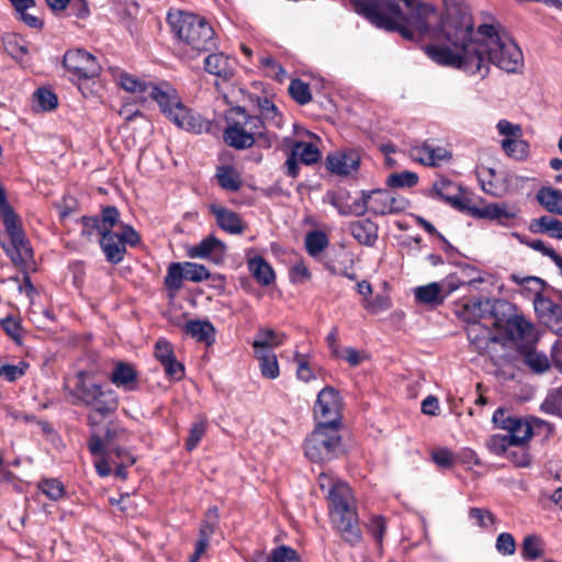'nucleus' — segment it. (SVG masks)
I'll return each instance as SVG.
<instances>
[{
    "instance_id": "35",
    "label": "nucleus",
    "mask_w": 562,
    "mask_h": 562,
    "mask_svg": "<svg viewBox=\"0 0 562 562\" xmlns=\"http://www.w3.org/2000/svg\"><path fill=\"white\" fill-rule=\"evenodd\" d=\"M531 228L537 233L547 234L550 237L562 239V222L552 216H542L531 223Z\"/></svg>"
},
{
    "instance_id": "44",
    "label": "nucleus",
    "mask_w": 562,
    "mask_h": 562,
    "mask_svg": "<svg viewBox=\"0 0 562 562\" xmlns=\"http://www.w3.org/2000/svg\"><path fill=\"white\" fill-rule=\"evenodd\" d=\"M216 178L220 186L228 191H237L241 186L239 175L231 167L218 168Z\"/></svg>"
},
{
    "instance_id": "59",
    "label": "nucleus",
    "mask_w": 562,
    "mask_h": 562,
    "mask_svg": "<svg viewBox=\"0 0 562 562\" xmlns=\"http://www.w3.org/2000/svg\"><path fill=\"white\" fill-rule=\"evenodd\" d=\"M496 128L505 138L522 137V128L519 124H514L507 120H499Z\"/></svg>"
},
{
    "instance_id": "47",
    "label": "nucleus",
    "mask_w": 562,
    "mask_h": 562,
    "mask_svg": "<svg viewBox=\"0 0 562 562\" xmlns=\"http://www.w3.org/2000/svg\"><path fill=\"white\" fill-rule=\"evenodd\" d=\"M294 361L296 363V376L302 382H310L315 379L314 370L311 367L308 361V356L300 353L299 351L294 352Z\"/></svg>"
},
{
    "instance_id": "34",
    "label": "nucleus",
    "mask_w": 562,
    "mask_h": 562,
    "mask_svg": "<svg viewBox=\"0 0 562 562\" xmlns=\"http://www.w3.org/2000/svg\"><path fill=\"white\" fill-rule=\"evenodd\" d=\"M215 530V522L212 521H204L201 525L200 531H199V539L195 543L194 552L189 558V562H198L201 557L206 552L210 546L211 537L213 536Z\"/></svg>"
},
{
    "instance_id": "57",
    "label": "nucleus",
    "mask_w": 562,
    "mask_h": 562,
    "mask_svg": "<svg viewBox=\"0 0 562 562\" xmlns=\"http://www.w3.org/2000/svg\"><path fill=\"white\" fill-rule=\"evenodd\" d=\"M362 305L368 312L376 314L389 310L391 302L386 296L376 295L373 299L363 300Z\"/></svg>"
},
{
    "instance_id": "20",
    "label": "nucleus",
    "mask_w": 562,
    "mask_h": 562,
    "mask_svg": "<svg viewBox=\"0 0 562 562\" xmlns=\"http://www.w3.org/2000/svg\"><path fill=\"white\" fill-rule=\"evenodd\" d=\"M360 158L356 151L335 153L327 157L328 168L337 175H349L359 167Z\"/></svg>"
},
{
    "instance_id": "45",
    "label": "nucleus",
    "mask_w": 562,
    "mask_h": 562,
    "mask_svg": "<svg viewBox=\"0 0 562 562\" xmlns=\"http://www.w3.org/2000/svg\"><path fill=\"white\" fill-rule=\"evenodd\" d=\"M30 368L26 361L20 360L16 363H7L0 367V378L7 382H14L24 376Z\"/></svg>"
},
{
    "instance_id": "25",
    "label": "nucleus",
    "mask_w": 562,
    "mask_h": 562,
    "mask_svg": "<svg viewBox=\"0 0 562 562\" xmlns=\"http://www.w3.org/2000/svg\"><path fill=\"white\" fill-rule=\"evenodd\" d=\"M186 331L192 338L207 346L215 340V328L209 321H189L186 324Z\"/></svg>"
},
{
    "instance_id": "43",
    "label": "nucleus",
    "mask_w": 562,
    "mask_h": 562,
    "mask_svg": "<svg viewBox=\"0 0 562 562\" xmlns=\"http://www.w3.org/2000/svg\"><path fill=\"white\" fill-rule=\"evenodd\" d=\"M183 279H186L183 265L181 262L170 263L165 277L166 288L177 293L182 286Z\"/></svg>"
},
{
    "instance_id": "37",
    "label": "nucleus",
    "mask_w": 562,
    "mask_h": 562,
    "mask_svg": "<svg viewBox=\"0 0 562 562\" xmlns=\"http://www.w3.org/2000/svg\"><path fill=\"white\" fill-rule=\"evenodd\" d=\"M524 363L535 373L541 374L549 370L550 361L546 353L536 349H526L522 352Z\"/></svg>"
},
{
    "instance_id": "9",
    "label": "nucleus",
    "mask_w": 562,
    "mask_h": 562,
    "mask_svg": "<svg viewBox=\"0 0 562 562\" xmlns=\"http://www.w3.org/2000/svg\"><path fill=\"white\" fill-rule=\"evenodd\" d=\"M341 450V437L336 427L316 426L304 442L306 458L316 463L334 460Z\"/></svg>"
},
{
    "instance_id": "21",
    "label": "nucleus",
    "mask_w": 562,
    "mask_h": 562,
    "mask_svg": "<svg viewBox=\"0 0 562 562\" xmlns=\"http://www.w3.org/2000/svg\"><path fill=\"white\" fill-rule=\"evenodd\" d=\"M505 330L510 340L531 341L536 338L533 325L524 316L515 315L507 319Z\"/></svg>"
},
{
    "instance_id": "29",
    "label": "nucleus",
    "mask_w": 562,
    "mask_h": 562,
    "mask_svg": "<svg viewBox=\"0 0 562 562\" xmlns=\"http://www.w3.org/2000/svg\"><path fill=\"white\" fill-rule=\"evenodd\" d=\"M467 333L470 342L479 352H484L488 345L495 341L491 331L480 323L470 324Z\"/></svg>"
},
{
    "instance_id": "54",
    "label": "nucleus",
    "mask_w": 562,
    "mask_h": 562,
    "mask_svg": "<svg viewBox=\"0 0 562 562\" xmlns=\"http://www.w3.org/2000/svg\"><path fill=\"white\" fill-rule=\"evenodd\" d=\"M34 101L43 111H50L57 106V97L47 89H38L34 94Z\"/></svg>"
},
{
    "instance_id": "11",
    "label": "nucleus",
    "mask_w": 562,
    "mask_h": 562,
    "mask_svg": "<svg viewBox=\"0 0 562 562\" xmlns=\"http://www.w3.org/2000/svg\"><path fill=\"white\" fill-rule=\"evenodd\" d=\"M450 205L459 211L467 212L474 217L498 221L501 223L516 216V212L513 209H509L506 203H491L477 206L470 195L462 189L458 195H456Z\"/></svg>"
},
{
    "instance_id": "3",
    "label": "nucleus",
    "mask_w": 562,
    "mask_h": 562,
    "mask_svg": "<svg viewBox=\"0 0 562 562\" xmlns=\"http://www.w3.org/2000/svg\"><path fill=\"white\" fill-rule=\"evenodd\" d=\"M317 482L319 488L327 492L326 498L334 527L340 532L345 541L350 544L358 543L361 533L358 527L355 497L349 485L324 472L318 475Z\"/></svg>"
},
{
    "instance_id": "6",
    "label": "nucleus",
    "mask_w": 562,
    "mask_h": 562,
    "mask_svg": "<svg viewBox=\"0 0 562 562\" xmlns=\"http://www.w3.org/2000/svg\"><path fill=\"white\" fill-rule=\"evenodd\" d=\"M168 22L177 40L193 52L215 47L214 30L209 22L193 13L169 12Z\"/></svg>"
},
{
    "instance_id": "48",
    "label": "nucleus",
    "mask_w": 562,
    "mask_h": 562,
    "mask_svg": "<svg viewBox=\"0 0 562 562\" xmlns=\"http://www.w3.org/2000/svg\"><path fill=\"white\" fill-rule=\"evenodd\" d=\"M418 182V176L412 171L392 173L387 177L386 184L391 188H412Z\"/></svg>"
},
{
    "instance_id": "15",
    "label": "nucleus",
    "mask_w": 562,
    "mask_h": 562,
    "mask_svg": "<svg viewBox=\"0 0 562 562\" xmlns=\"http://www.w3.org/2000/svg\"><path fill=\"white\" fill-rule=\"evenodd\" d=\"M370 212L374 215L396 214L405 211L409 202L392 194L386 190H373L368 192Z\"/></svg>"
},
{
    "instance_id": "4",
    "label": "nucleus",
    "mask_w": 562,
    "mask_h": 562,
    "mask_svg": "<svg viewBox=\"0 0 562 562\" xmlns=\"http://www.w3.org/2000/svg\"><path fill=\"white\" fill-rule=\"evenodd\" d=\"M148 98L157 102L161 113L178 127L195 134L209 130V122L186 106L170 83L153 85Z\"/></svg>"
},
{
    "instance_id": "7",
    "label": "nucleus",
    "mask_w": 562,
    "mask_h": 562,
    "mask_svg": "<svg viewBox=\"0 0 562 562\" xmlns=\"http://www.w3.org/2000/svg\"><path fill=\"white\" fill-rule=\"evenodd\" d=\"M493 423L507 434L492 435L486 447L496 456H504L513 447L527 443L532 437V426L528 419L509 415L506 411L498 408L493 415Z\"/></svg>"
},
{
    "instance_id": "40",
    "label": "nucleus",
    "mask_w": 562,
    "mask_h": 562,
    "mask_svg": "<svg viewBox=\"0 0 562 562\" xmlns=\"http://www.w3.org/2000/svg\"><path fill=\"white\" fill-rule=\"evenodd\" d=\"M328 237L321 231H314L306 235L305 247L312 257L319 256L328 246Z\"/></svg>"
},
{
    "instance_id": "18",
    "label": "nucleus",
    "mask_w": 562,
    "mask_h": 562,
    "mask_svg": "<svg viewBox=\"0 0 562 562\" xmlns=\"http://www.w3.org/2000/svg\"><path fill=\"white\" fill-rule=\"evenodd\" d=\"M85 233L88 235L95 231L98 234L110 233L111 231H120V212L114 206H106L102 210L101 217H83Z\"/></svg>"
},
{
    "instance_id": "60",
    "label": "nucleus",
    "mask_w": 562,
    "mask_h": 562,
    "mask_svg": "<svg viewBox=\"0 0 562 562\" xmlns=\"http://www.w3.org/2000/svg\"><path fill=\"white\" fill-rule=\"evenodd\" d=\"M205 434V424L203 422H196L192 424L189 432V437L187 440V449L192 451L201 441L202 437Z\"/></svg>"
},
{
    "instance_id": "27",
    "label": "nucleus",
    "mask_w": 562,
    "mask_h": 562,
    "mask_svg": "<svg viewBox=\"0 0 562 562\" xmlns=\"http://www.w3.org/2000/svg\"><path fill=\"white\" fill-rule=\"evenodd\" d=\"M286 340L284 333L276 331L271 328H259L256 339L252 341L254 350L269 349L272 350L281 346Z\"/></svg>"
},
{
    "instance_id": "61",
    "label": "nucleus",
    "mask_w": 562,
    "mask_h": 562,
    "mask_svg": "<svg viewBox=\"0 0 562 562\" xmlns=\"http://www.w3.org/2000/svg\"><path fill=\"white\" fill-rule=\"evenodd\" d=\"M0 216L3 221V224H9L19 220L18 215L14 213L13 209L7 201L5 191L0 186Z\"/></svg>"
},
{
    "instance_id": "22",
    "label": "nucleus",
    "mask_w": 562,
    "mask_h": 562,
    "mask_svg": "<svg viewBox=\"0 0 562 562\" xmlns=\"http://www.w3.org/2000/svg\"><path fill=\"white\" fill-rule=\"evenodd\" d=\"M210 210L222 229L231 234H239L243 232V223L237 213L218 204H211Z\"/></svg>"
},
{
    "instance_id": "51",
    "label": "nucleus",
    "mask_w": 562,
    "mask_h": 562,
    "mask_svg": "<svg viewBox=\"0 0 562 562\" xmlns=\"http://www.w3.org/2000/svg\"><path fill=\"white\" fill-rule=\"evenodd\" d=\"M541 411L550 415H562V391L551 392L541 404Z\"/></svg>"
},
{
    "instance_id": "16",
    "label": "nucleus",
    "mask_w": 562,
    "mask_h": 562,
    "mask_svg": "<svg viewBox=\"0 0 562 562\" xmlns=\"http://www.w3.org/2000/svg\"><path fill=\"white\" fill-rule=\"evenodd\" d=\"M409 157L424 166L439 167L451 159V153L440 146H434L428 142L412 146L408 151Z\"/></svg>"
},
{
    "instance_id": "32",
    "label": "nucleus",
    "mask_w": 562,
    "mask_h": 562,
    "mask_svg": "<svg viewBox=\"0 0 562 562\" xmlns=\"http://www.w3.org/2000/svg\"><path fill=\"white\" fill-rule=\"evenodd\" d=\"M258 109L260 112V119L262 122L274 126L277 128H281L283 125L282 114L279 112L277 105L269 100L268 98H259L258 99Z\"/></svg>"
},
{
    "instance_id": "39",
    "label": "nucleus",
    "mask_w": 562,
    "mask_h": 562,
    "mask_svg": "<svg viewBox=\"0 0 562 562\" xmlns=\"http://www.w3.org/2000/svg\"><path fill=\"white\" fill-rule=\"evenodd\" d=\"M543 555V542L536 535H528L521 543V557L526 561H532Z\"/></svg>"
},
{
    "instance_id": "49",
    "label": "nucleus",
    "mask_w": 562,
    "mask_h": 562,
    "mask_svg": "<svg viewBox=\"0 0 562 562\" xmlns=\"http://www.w3.org/2000/svg\"><path fill=\"white\" fill-rule=\"evenodd\" d=\"M289 92L291 97L300 104H306L312 100L308 85L300 79L292 80L289 87Z\"/></svg>"
},
{
    "instance_id": "17",
    "label": "nucleus",
    "mask_w": 562,
    "mask_h": 562,
    "mask_svg": "<svg viewBox=\"0 0 562 562\" xmlns=\"http://www.w3.org/2000/svg\"><path fill=\"white\" fill-rule=\"evenodd\" d=\"M533 305L541 322L553 333L562 336V307L543 296H537Z\"/></svg>"
},
{
    "instance_id": "1",
    "label": "nucleus",
    "mask_w": 562,
    "mask_h": 562,
    "mask_svg": "<svg viewBox=\"0 0 562 562\" xmlns=\"http://www.w3.org/2000/svg\"><path fill=\"white\" fill-rule=\"evenodd\" d=\"M450 16L442 32L452 48H426L427 56L436 64L481 78L487 76L490 64L507 72L522 67L521 49L503 29L483 24L474 33L472 16L464 8L450 11Z\"/></svg>"
},
{
    "instance_id": "12",
    "label": "nucleus",
    "mask_w": 562,
    "mask_h": 562,
    "mask_svg": "<svg viewBox=\"0 0 562 562\" xmlns=\"http://www.w3.org/2000/svg\"><path fill=\"white\" fill-rule=\"evenodd\" d=\"M342 398L333 386H325L317 395L314 404V418L316 426H340Z\"/></svg>"
},
{
    "instance_id": "55",
    "label": "nucleus",
    "mask_w": 562,
    "mask_h": 562,
    "mask_svg": "<svg viewBox=\"0 0 562 562\" xmlns=\"http://www.w3.org/2000/svg\"><path fill=\"white\" fill-rule=\"evenodd\" d=\"M496 550L503 555H513L516 551V541L512 533L502 532L496 538Z\"/></svg>"
},
{
    "instance_id": "24",
    "label": "nucleus",
    "mask_w": 562,
    "mask_h": 562,
    "mask_svg": "<svg viewBox=\"0 0 562 562\" xmlns=\"http://www.w3.org/2000/svg\"><path fill=\"white\" fill-rule=\"evenodd\" d=\"M111 381L117 387L125 391H133L137 386V373L133 366L119 363L111 373Z\"/></svg>"
},
{
    "instance_id": "28",
    "label": "nucleus",
    "mask_w": 562,
    "mask_h": 562,
    "mask_svg": "<svg viewBox=\"0 0 562 562\" xmlns=\"http://www.w3.org/2000/svg\"><path fill=\"white\" fill-rule=\"evenodd\" d=\"M255 357L259 362V369L262 376L267 379H277L280 374L279 362L276 353L269 349L254 350Z\"/></svg>"
},
{
    "instance_id": "63",
    "label": "nucleus",
    "mask_w": 562,
    "mask_h": 562,
    "mask_svg": "<svg viewBox=\"0 0 562 562\" xmlns=\"http://www.w3.org/2000/svg\"><path fill=\"white\" fill-rule=\"evenodd\" d=\"M291 280L295 283H304L311 279V272L304 262L295 263L290 271Z\"/></svg>"
},
{
    "instance_id": "38",
    "label": "nucleus",
    "mask_w": 562,
    "mask_h": 562,
    "mask_svg": "<svg viewBox=\"0 0 562 562\" xmlns=\"http://www.w3.org/2000/svg\"><path fill=\"white\" fill-rule=\"evenodd\" d=\"M291 153L305 165H312L318 161L321 153L318 148L305 142H296L292 146Z\"/></svg>"
},
{
    "instance_id": "41",
    "label": "nucleus",
    "mask_w": 562,
    "mask_h": 562,
    "mask_svg": "<svg viewBox=\"0 0 562 562\" xmlns=\"http://www.w3.org/2000/svg\"><path fill=\"white\" fill-rule=\"evenodd\" d=\"M502 148L507 156L515 159H524L528 155L529 145L521 137L504 138Z\"/></svg>"
},
{
    "instance_id": "30",
    "label": "nucleus",
    "mask_w": 562,
    "mask_h": 562,
    "mask_svg": "<svg viewBox=\"0 0 562 562\" xmlns=\"http://www.w3.org/2000/svg\"><path fill=\"white\" fill-rule=\"evenodd\" d=\"M117 81L121 88L131 93L138 94L143 100H147L149 88H151L154 85L127 72H122L119 76Z\"/></svg>"
},
{
    "instance_id": "8",
    "label": "nucleus",
    "mask_w": 562,
    "mask_h": 562,
    "mask_svg": "<svg viewBox=\"0 0 562 562\" xmlns=\"http://www.w3.org/2000/svg\"><path fill=\"white\" fill-rule=\"evenodd\" d=\"M70 395L75 404L85 405L102 417L110 415L117 407L115 392L98 383L91 372H77Z\"/></svg>"
},
{
    "instance_id": "52",
    "label": "nucleus",
    "mask_w": 562,
    "mask_h": 562,
    "mask_svg": "<svg viewBox=\"0 0 562 562\" xmlns=\"http://www.w3.org/2000/svg\"><path fill=\"white\" fill-rule=\"evenodd\" d=\"M470 519L481 528H488L495 524V516L487 509L473 507L469 510Z\"/></svg>"
},
{
    "instance_id": "50",
    "label": "nucleus",
    "mask_w": 562,
    "mask_h": 562,
    "mask_svg": "<svg viewBox=\"0 0 562 562\" xmlns=\"http://www.w3.org/2000/svg\"><path fill=\"white\" fill-rule=\"evenodd\" d=\"M184 277L187 280L192 282H202L210 278L209 270L200 263L195 262H183Z\"/></svg>"
},
{
    "instance_id": "42",
    "label": "nucleus",
    "mask_w": 562,
    "mask_h": 562,
    "mask_svg": "<svg viewBox=\"0 0 562 562\" xmlns=\"http://www.w3.org/2000/svg\"><path fill=\"white\" fill-rule=\"evenodd\" d=\"M436 195L448 204H451L456 195L461 191V187L448 179H440L432 187Z\"/></svg>"
},
{
    "instance_id": "64",
    "label": "nucleus",
    "mask_w": 562,
    "mask_h": 562,
    "mask_svg": "<svg viewBox=\"0 0 562 562\" xmlns=\"http://www.w3.org/2000/svg\"><path fill=\"white\" fill-rule=\"evenodd\" d=\"M2 329L14 340H19L21 336L20 322L11 316H8L1 322Z\"/></svg>"
},
{
    "instance_id": "53",
    "label": "nucleus",
    "mask_w": 562,
    "mask_h": 562,
    "mask_svg": "<svg viewBox=\"0 0 562 562\" xmlns=\"http://www.w3.org/2000/svg\"><path fill=\"white\" fill-rule=\"evenodd\" d=\"M268 562H299V555L294 549L280 546L272 550L268 557Z\"/></svg>"
},
{
    "instance_id": "23",
    "label": "nucleus",
    "mask_w": 562,
    "mask_h": 562,
    "mask_svg": "<svg viewBox=\"0 0 562 562\" xmlns=\"http://www.w3.org/2000/svg\"><path fill=\"white\" fill-rule=\"evenodd\" d=\"M234 66V60L224 54H211L204 60V68L209 74L224 79L233 77Z\"/></svg>"
},
{
    "instance_id": "36",
    "label": "nucleus",
    "mask_w": 562,
    "mask_h": 562,
    "mask_svg": "<svg viewBox=\"0 0 562 562\" xmlns=\"http://www.w3.org/2000/svg\"><path fill=\"white\" fill-rule=\"evenodd\" d=\"M414 293L416 301L424 304H440L445 300V296L441 294V286L437 282L418 286Z\"/></svg>"
},
{
    "instance_id": "31",
    "label": "nucleus",
    "mask_w": 562,
    "mask_h": 562,
    "mask_svg": "<svg viewBox=\"0 0 562 562\" xmlns=\"http://www.w3.org/2000/svg\"><path fill=\"white\" fill-rule=\"evenodd\" d=\"M351 235L362 245L370 246L376 238V226L369 220L357 221L350 225Z\"/></svg>"
},
{
    "instance_id": "10",
    "label": "nucleus",
    "mask_w": 562,
    "mask_h": 562,
    "mask_svg": "<svg viewBox=\"0 0 562 562\" xmlns=\"http://www.w3.org/2000/svg\"><path fill=\"white\" fill-rule=\"evenodd\" d=\"M100 246L108 261L120 263L126 254V246H135L139 243V236L130 225H120V231L99 234Z\"/></svg>"
},
{
    "instance_id": "33",
    "label": "nucleus",
    "mask_w": 562,
    "mask_h": 562,
    "mask_svg": "<svg viewBox=\"0 0 562 562\" xmlns=\"http://www.w3.org/2000/svg\"><path fill=\"white\" fill-rule=\"evenodd\" d=\"M539 203L550 213L562 215V192L552 189L543 188L537 194Z\"/></svg>"
},
{
    "instance_id": "14",
    "label": "nucleus",
    "mask_w": 562,
    "mask_h": 562,
    "mask_svg": "<svg viewBox=\"0 0 562 562\" xmlns=\"http://www.w3.org/2000/svg\"><path fill=\"white\" fill-rule=\"evenodd\" d=\"M64 66L80 78H94L101 66L95 57L83 49H69L64 55Z\"/></svg>"
},
{
    "instance_id": "26",
    "label": "nucleus",
    "mask_w": 562,
    "mask_h": 562,
    "mask_svg": "<svg viewBox=\"0 0 562 562\" xmlns=\"http://www.w3.org/2000/svg\"><path fill=\"white\" fill-rule=\"evenodd\" d=\"M248 269L259 284L268 286L274 282V271L262 257L256 256L249 259Z\"/></svg>"
},
{
    "instance_id": "62",
    "label": "nucleus",
    "mask_w": 562,
    "mask_h": 562,
    "mask_svg": "<svg viewBox=\"0 0 562 562\" xmlns=\"http://www.w3.org/2000/svg\"><path fill=\"white\" fill-rule=\"evenodd\" d=\"M165 369L166 375L170 380L179 381L182 379L184 374V368L181 362H179L176 357L171 359L170 361L162 364Z\"/></svg>"
},
{
    "instance_id": "5",
    "label": "nucleus",
    "mask_w": 562,
    "mask_h": 562,
    "mask_svg": "<svg viewBox=\"0 0 562 562\" xmlns=\"http://www.w3.org/2000/svg\"><path fill=\"white\" fill-rule=\"evenodd\" d=\"M225 143L238 150L251 148L257 142L271 146V136L266 132L259 116L249 115L240 106L233 108L226 117Z\"/></svg>"
},
{
    "instance_id": "2",
    "label": "nucleus",
    "mask_w": 562,
    "mask_h": 562,
    "mask_svg": "<svg viewBox=\"0 0 562 562\" xmlns=\"http://www.w3.org/2000/svg\"><path fill=\"white\" fill-rule=\"evenodd\" d=\"M461 8L470 12L468 5L463 3L446 1V15L442 18L431 3L420 0H358L353 2L355 11L379 29L398 32L409 41L442 40L447 44L438 46L450 48L452 46L447 41L442 29L451 18L450 11ZM425 53L427 54L426 50Z\"/></svg>"
},
{
    "instance_id": "58",
    "label": "nucleus",
    "mask_w": 562,
    "mask_h": 562,
    "mask_svg": "<svg viewBox=\"0 0 562 562\" xmlns=\"http://www.w3.org/2000/svg\"><path fill=\"white\" fill-rule=\"evenodd\" d=\"M347 199H348V192H345V191L328 193L329 203L335 209H337L339 214L345 215V216L350 215V209H349L350 204L347 203Z\"/></svg>"
},
{
    "instance_id": "13",
    "label": "nucleus",
    "mask_w": 562,
    "mask_h": 562,
    "mask_svg": "<svg viewBox=\"0 0 562 562\" xmlns=\"http://www.w3.org/2000/svg\"><path fill=\"white\" fill-rule=\"evenodd\" d=\"M10 243L4 246L7 255L15 266L27 265L33 258V250L22 232L20 220L4 225Z\"/></svg>"
},
{
    "instance_id": "56",
    "label": "nucleus",
    "mask_w": 562,
    "mask_h": 562,
    "mask_svg": "<svg viewBox=\"0 0 562 562\" xmlns=\"http://www.w3.org/2000/svg\"><path fill=\"white\" fill-rule=\"evenodd\" d=\"M155 357L161 364L173 359L176 356L171 344L166 339L157 340L155 345Z\"/></svg>"
},
{
    "instance_id": "19",
    "label": "nucleus",
    "mask_w": 562,
    "mask_h": 562,
    "mask_svg": "<svg viewBox=\"0 0 562 562\" xmlns=\"http://www.w3.org/2000/svg\"><path fill=\"white\" fill-rule=\"evenodd\" d=\"M226 247L224 243L214 236H209L188 249L190 258L209 259L215 263L221 262L225 257Z\"/></svg>"
},
{
    "instance_id": "46",
    "label": "nucleus",
    "mask_w": 562,
    "mask_h": 562,
    "mask_svg": "<svg viewBox=\"0 0 562 562\" xmlns=\"http://www.w3.org/2000/svg\"><path fill=\"white\" fill-rule=\"evenodd\" d=\"M38 490L52 501H58L65 495L64 484L56 479L42 480Z\"/></svg>"
}]
</instances>
